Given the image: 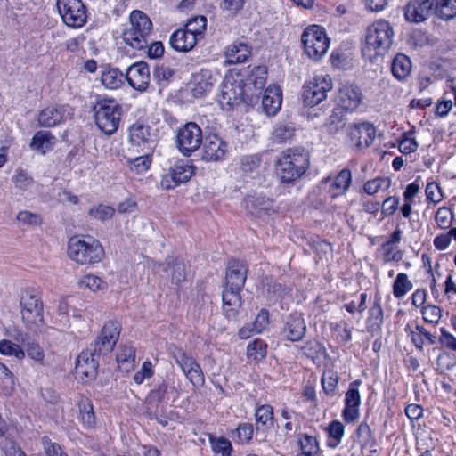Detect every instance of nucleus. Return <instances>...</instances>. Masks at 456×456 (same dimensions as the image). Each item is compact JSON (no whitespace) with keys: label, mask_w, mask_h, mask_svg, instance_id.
<instances>
[{"label":"nucleus","mask_w":456,"mask_h":456,"mask_svg":"<svg viewBox=\"0 0 456 456\" xmlns=\"http://www.w3.org/2000/svg\"><path fill=\"white\" fill-rule=\"evenodd\" d=\"M453 216V213L450 208L441 207L437 209L435 219L441 229H447L452 225Z\"/></svg>","instance_id":"obj_53"},{"label":"nucleus","mask_w":456,"mask_h":456,"mask_svg":"<svg viewBox=\"0 0 456 456\" xmlns=\"http://www.w3.org/2000/svg\"><path fill=\"white\" fill-rule=\"evenodd\" d=\"M331 89L332 82L329 76H316L304 88L305 104L311 107L318 105L327 98V93Z\"/></svg>","instance_id":"obj_13"},{"label":"nucleus","mask_w":456,"mask_h":456,"mask_svg":"<svg viewBox=\"0 0 456 456\" xmlns=\"http://www.w3.org/2000/svg\"><path fill=\"white\" fill-rule=\"evenodd\" d=\"M174 71L169 67L157 66L153 70V79L159 85H165L173 77Z\"/></svg>","instance_id":"obj_60"},{"label":"nucleus","mask_w":456,"mask_h":456,"mask_svg":"<svg viewBox=\"0 0 456 456\" xmlns=\"http://www.w3.org/2000/svg\"><path fill=\"white\" fill-rule=\"evenodd\" d=\"M21 318L27 328L37 331L44 324L43 302L33 289H26L20 297Z\"/></svg>","instance_id":"obj_6"},{"label":"nucleus","mask_w":456,"mask_h":456,"mask_svg":"<svg viewBox=\"0 0 456 456\" xmlns=\"http://www.w3.org/2000/svg\"><path fill=\"white\" fill-rule=\"evenodd\" d=\"M42 444L46 456H67L60 444L52 442L46 436L42 438Z\"/></svg>","instance_id":"obj_62"},{"label":"nucleus","mask_w":456,"mask_h":456,"mask_svg":"<svg viewBox=\"0 0 456 456\" xmlns=\"http://www.w3.org/2000/svg\"><path fill=\"white\" fill-rule=\"evenodd\" d=\"M362 385L361 379H356L349 384V387L345 395V408L342 411L344 420L347 423L354 422L360 416L359 407L361 404V395L359 387Z\"/></svg>","instance_id":"obj_16"},{"label":"nucleus","mask_w":456,"mask_h":456,"mask_svg":"<svg viewBox=\"0 0 456 456\" xmlns=\"http://www.w3.org/2000/svg\"><path fill=\"white\" fill-rule=\"evenodd\" d=\"M412 283L408 279L407 274L399 273L397 274L394 284H393V294L395 298H403L410 290L412 289Z\"/></svg>","instance_id":"obj_43"},{"label":"nucleus","mask_w":456,"mask_h":456,"mask_svg":"<svg viewBox=\"0 0 456 456\" xmlns=\"http://www.w3.org/2000/svg\"><path fill=\"white\" fill-rule=\"evenodd\" d=\"M427 199L433 203H438L443 200L442 190L436 183H428L426 187Z\"/></svg>","instance_id":"obj_64"},{"label":"nucleus","mask_w":456,"mask_h":456,"mask_svg":"<svg viewBox=\"0 0 456 456\" xmlns=\"http://www.w3.org/2000/svg\"><path fill=\"white\" fill-rule=\"evenodd\" d=\"M301 42L305 54L314 61L322 59L330 46L326 31L319 25L305 28L301 35Z\"/></svg>","instance_id":"obj_7"},{"label":"nucleus","mask_w":456,"mask_h":456,"mask_svg":"<svg viewBox=\"0 0 456 456\" xmlns=\"http://www.w3.org/2000/svg\"><path fill=\"white\" fill-rule=\"evenodd\" d=\"M157 272L163 271L167 277H170L173 282L179 284L185 279V267L184 264L175 258H168L167 263L159 264L157 267Z\"/></svg>","instance_id":"obj_31"},{"label":"nucleus","mask_w":456,"mask_h":456,"mask_svg":"<svg viewBox=\"0 0 456 456\" xmlns=\"http://www.w3.org/2000/svg\"><path fill=\"white\" fill-rule=\"evenodd\" d=\"M147 151L142 156L135 158H126V165L131 172L141 175L145 173L151 165V157Z\"/></svg>","instance_id":"obj_40"},{"label":"nucleus","mask_w":456,"mask_h":456,"mask_svg":"<svg viewBox=\"0 0 456 456\" xmlns=\"http://www.w3.org/2000/svg\"><path fill=\"white\" fill-rule=\"evenodd\" d=\"M391 71L397 80H405L411 71V61L410 58L403 53L396 54L392 61Z\"/></svg>","instance_id":"obj_34"},{"label":"nucleus","mask_w":456,"mask_h":456,"mask_svg":"<svg viewBox=\"0 0 456 456\" xmlns=\"http://www.w3.org/2000/svg\"><path fill=\"white\" fill-rule=\"evenodd\" d=\"M240 292V289H232V288H227L226 286L223 290V306L228 318L236 316L241 306Z\"/></svg>","instance_id":"obj_30"},{"label":"nucleus","mask_w":456,"mask_h":456,"mask_svg":"<svg viewBox=\"0 0 456 456\" xmlns=\"http://www.w3.org/2000/svg\"><path fill=\"white\" fill-rule=\"evenodd\" d=\"M282 95L281 90L278 86H269L264 94L262 99L263 110L268 116H274L281 106Z\"/></svg>","instance_id":"obj_27"},{"label":"nucleus","mask_w":456,"mask_h":456,"mask_svg":"<svg viewBox=\"0 0 456 456\" xmlns=\"http://www.w3.org/2000/svg\"><path fill=\"white\" fill-rule=\"evenodd\" d=\"M55 137L50 132L40 130L34 134L30 147L41 153H45L53 147Z\"/></svg>","instance_id":"obj_36"},{"label":"nucleus","mask_w":456,"mask_h":456,"mask_svg":"<svg viewBox=\"0 0 456 456\" xmlns=\"http://www.w3.org/2000/svg\"><path fill=\"white\" fill-rule=\"evenodd\" d=\"M329 436L334 440V443L329 442V446L335 448L344 436V425L338 420H333L330 423L328 428Z\"/></svg>","instance_id":"obj_50"},{"label":"nucleus","mask_w":456,"mask_h":456,"mask_svg":"<svg viewBox=\"0 0 456 456\" xmlns=\"http://www.w3.org/2000/svg\"><path fill=\"white\" fill-rule=\"evenodd\" d=\"M152 23L141 11L134 10L130 14V26L122 33L124 42L136 50L146 48L150 44Z\"/></svg>","instance_id":"obj_4"},{"label":"nucleus","mask_w":456,"mask_h":456,"mask_svg":"<svg viewBox=\"0 0 456 456\" xmlns=\"http://www.w3.org/2000/svg\"><path fill=\"white\" fill-rule=\"evenodd\" d=\"M100 356L93 354V350L88 347L77 356L75 366L76 372L89 379L94 378Z\"/></svg>","instance_id":"obj_25"},{"label":"nucleus","mask_w":456,"mask_h":456,"mask_svg":"<svg viewBox=\"0 0 456 456\" xmlns=\"http://www.w3.org/2000/svg\"><path fill=\"white\" fill-rule=\"evenodd\" d=\"M245 203L247 210L257 217H265L276 211L273 201L261 195L248 196Z\"/></svg>","instance_id":"obj_23"},{"label":"nucleus","mask_w":456,"mask_h":456,"mask_svg":"<svg viewBox=\"0 0 456 456\" xmlns=\"http://www.w3.org/2000/svg\"><path fill=\"white\" fill-rule=\"evenodd\" d=\"M193 175V167L183 160L175 163L162 181L161 185L166 189H173L182 183L187 182Z\"/></svg>","instance_id":"obj_18"},{"label":"nucleus","mask_w":456,"mask_h":456,"mask_svg":"<svg viewBox=\"0 0 456 456\" xmlns=\"http://www.w3.org/2000/svg\"><path fill=\"white\" fill-rule=\"evenodd\" d=\"M273 408L267 404L258 407L255 413L257 425L261 424L265 427H270L273 425Z\"/></svg>","instance_id":"obj_52"},{"label":"nucleus","mask_w":456,"mask_h":456,"mask_svg":"<svg viewBox=\"0 0 456 456\" xmlns=\"http://www.w3.org/2000/svg\"><path fill=\"white\" fill-rule=\"evenodd\" d=\"M243 93L240 83L226 81L222 86L219 102L228 106L239 104L243 101Z\"/></svg>","instance_id":"obj_28"},{"label":"nucleus","mask_w":456,"mask_h":456,"mask_svg":"<svg viewBox=\"0 0 456 456\" xmlns=\"http://www.w3.org/2000/svg\"><path fill=\"white\" fill-rule=\"evenodd\" d=\"M170 354L193 386L204 384L205 378L201 367L191 355L178 347L171 348Z\"/></svg>","instance_id":"obj_11"},{"label":"nucleus","mask_w":456,"mask_h":456,"mask_svg":"<svg viewBox=\"0 0 456 456\" xmlns=\"http://www.w3.org/2000/svg\"><path fill=\"white\" fill-rule=\"evenodd\" d=\"M435 14L437 18L449 20L456 17V0H437L435 6Z\"/></svg>","instance_id":"obj_41"},{"label":"nucleus","mask_w":456,"mask_h":456,"mask_svg":"<svg viewBox=\"0 0 456 456\" xmlns=\"http://www.w3.org/2000/svg\"><path fill=\"white\" fill-rule=\"evenodd\" d=\"M201 128L194 122H188L176 132V147L184 156L197 151L202 142Z\"/></svg>","instance_id":"obj_10"},{"label":"nucleus","mask_w":456,"mask_h":456,"mask_svg":"<svg viewBox=\"0 0 456 456\" xmlns=\"http://www.w3.org/2000/svg\"><path fill=\"white\" fill-rule=\"evenodd\" d=\"M57 8L67 26L82 28L86 23L87 12L82 0H57Z\"/></svg>","instance_id":"obj_9"},{"label":"nucleus","mask_w":456,"mask_h":456,"mask_svg":"<svg viewBox=\"0 0 456 456\" xmlns=\"http://www.w3.org/2000/svg\"><path fill=\"white\" fill-rule=\"evenodd\" d=\"M122 109L114 100H102L95 106V123L104 134L110 135L117 131Z\"/></svg>","instance_id":"obj_8"},{"label":"nucleus","mask_w":456,"mask_h":456,"mask_svg":"<svg viewBox=\"0 0 456 456\" xmlns=\"http://www.w3.org/2000/svg\"><path fill=\"white\" fill-rule=\"evenodd\" d=\"M247 278L246 265L239 260H230L227 265L225 286L232 289H241Z\"/></svg>","instance_id":"obj_24"},{"label":"nucleus","mask_w":456,"mask_h":456,"mask_svg":"<svg viewBox=\"0 0 456 456\" xmlns=\"http://www.w3.org/2000/svg\"><path fill=\"white\" fill-rule=\"evenodd\" d=\"M216 81V75L208 69H201L192 77V92L195 96H202L208 93Z\"/></svg>","instance_id":"obj_29"},{"label":"nucleus","mask_w":456,"mask_h":456,"mask_svg":"<svg viewBox=\"0 0 456 456\" xmlns=\"http://www.w3.org/2000/svg\"><path fill=\"white\" fill-rule=\"evenodd\" d=\"M275 166L281 182L290 183L305 173L309 166V155L303 149H288L280 155Z\"/></svg>","instance_id":"obj_1"},{"label":"nucleus","mask_w":456,"mask_h":456,"mask_svg":"<svg viewBox=\"0 0 456 456\" xmlns=\"http://www.w3.org/2000/svg\"><path fill=\"white\" fill-rule=\"evenodd\" d=\"M79 283L81 286L88 288L94 292L103 290L107 288V283L103 281L100 277L94 274L84 276Z\"/></svg>","instance_id":"obj_55"},{"label":"nucleus","mask_w":456,"mask_h":456,"mask_svg":"<svg viewBox=\"0 0 456 456\" xmlns=\"http://www.w3.org/2000/svg\"><path fill=\"white\" fill-rule=\"evenodd\" d=\"M12 181L15 183V186L19 190L22 191L28 190L33 183L32 177L22 169L16 170V174L13 175Z\"/></svg>","instance_id":"obj_58"},{"label":"nucleus","mask_w":456,"mask_h":456,"mask_svg":"<svg viewBox=\"0 0 456 456\" xmlns=\"http://www.w3.org/2000/svg\"><path fill=\"white\" fill-rule=\"evenodd\" d=\"M421 313L425 322L434 324H436L442 316V309L436 305L425 306Z\"/></svg>","instance_id":"obj_59"},{"label":"nucleus","mask_w":456,"mask_h":456,"mask_svg":"<svg viewBox=\"0 0 456 456\" xmlns=\"http://www.w3.org/2000/svg\"><path fill=\"white\" fill-rule=\"evenodd\" d=\"M338 383V376L332 370H326L322 374V386L326 395L333 396Z\"/></svg>","instance_id":"obj_45"},{"label":"nucleus","mask_w":456,"mask_h":456,"mask_svg":"<svg viewBox=\"0 0 456 456\" xmlns=\"http://www.w3.org/2000/svg\"><path fill=\"white\" fill-rule=\"evenodd\" d=\"M159 140L158 129L150 125L136 122L129 128V142L132 145L152 151Z\"/></svg>","instance_id":"obj_14"},{"label":"nucleus","mask_w":456,"mask_h":456,"mask_svg":"<svg viewBox=\"0 0 456 456\" xmlns=\"http://www.w3.org/2000/svg\"><path fill=\"white\" fill-rule=\"evenodd\" d=\"M391 185V180L387 177H377L366 182L363 185L364 191L369 195L377 193L379 190L388 189Z\"/></svg>","instance_id":"obj_47"},{"label":"nucleus","mask_w":456,"mask_h":456,"mask_svg":"<svg viewBox=\"0 0 456 456\" xmlns=\"http://www.w3.org/2000/svg\"><path fill=\"white\" fill-rule=\"evenodd\" d=\"M13 383L12 373L0 362V389L8 394L12 389Z\"/></svg>","instance_id":"obj_56"},{"label":"nucleus","mask_w":456,"mask_h":456,"mask_svg":"<svg viewBox=\"0 0 456 456\" xmlns=\"http://www.w3.org/2000/svg\"><path fill=\"white\" fill-rule=\"evenodd\" d=\"M79 419L83 426L91 429L96 426V418L93 404L88 398H82L78 403Z\"/></svg>","instance_id":"obj_35"},{"label":"nucleus","mask_w":456,"mask_h":456,"mask_svg":"<svg viewBox=\"0 0 456 456\" xmlns=\"http://www.w3.org/2000/svg\"><path fill=\"white\" fill-rule=\"evenodd\" d=\"M362 102L361 89L352 84H346L338 91V105L346 110H355Z\"/></svg>","instance_id":"obj_22"},{"label":"nucleus","mask_w":456,"mask_h":456,"mask_svg":"<svg viewBox=\"0 0 456 456\" xmlns=\"http://www.w3.org/2000/svg\"><path fill=\"white\" fill-rule=\"evenodd\" d=\"M305 332L306 324L301 314H290L282 330L283 337L289 341L296 342L301 340Z\"/></svg>","instance_id":"obj_26"},{"label":"nucleus","mask_w":456,"mask_h":456,"mask_svg":"<svg viewBox=\"0 0 456 456\" xmlns=\"http://www.w3.org/2000/svg\"><path fill=\"white\" fill-rule=\"evenodd\" d=\"M70 116L69 107L65 105H51L38 113V124L45 127H53L64 122Z\"/></svg>","instance_id":"obj_19"},{"label":"nucleus","mask_w":456,"mask_h":456,"mask_svg":"<svg viewBox=\"0 0 456 456\" xmlns=\"http://www.w3.org/2000/svg\"><path fill=\"white\" fill-rule=\"evenodd\" d=\"M247 354L248 358L255 361H261L266 355V345L261 340H255L248 344Z\"/></svg>","instance_id":"obj_51"},{"label":"nucleus","mask_w":456,"mask_h":456,"mask_svg":"<svg viewBox=\"0 0 456 456\" xmlns=\"http://www.w3.org/2000/svg\"><path fill=\"white\" fill-rule=\"evenodd\" d=\"M411 339L415 346L422 350L425 342L427 341L429 345L436 343V337L428 332L425 328L421 326L416 327V331H411Z\"/></svg>","instance_id":"obj_42"},{"label":"nucleus","mask_w":456,"mask_h":456,"mask_svg":"<svg viewBox=\"0 0 456 456\" xmlns=\"http://www.w3.org/2000/svg\"><path fill=\"white\" fill-rule=\"evenodd\" d=\"M120 329V324L118 322L110 321L105 323L100 334L89 347L93 350V354L105 355L110 353L118 339Z\"/></svg>","instance_id":"obj_12"},{"label":"nucleus","mask_w":456,"mask_h":456,"mask_svg":"<svg viewBox=\"0 0 456 456\" xmlns=\"http://www.w3.org/2000/svg\"><path fill=\"white\" fill-rule=\"evenodd\" d=\"M437 0H411L404 7L405 19L412 23L427 20L433 13Z\"/></svg>","instance_id":"obj_15"},{"label":"nucleus","mask_w":456,"mask_h":456,"mask_svg":"<svg viewBox=\"0 0 456 456\" xmlns=\"http://www.w3.org/2000/svg\"><path fill=\"white\" fill-rule=\"evenodd\" d=\"M0 353L4 355L14 356L19 360L23 359L25 356V353L20 346L7 339L0 341Z\"/></svg>","instance_id":"obj_48"},{"label":"nucleus","mask_w":456,"mask_h":456,"mask_svg":"<svg viewBox=\"0 0 456 456\" xmlns=\"http://www.w3.org/2000/svg\"><path fill=\"white\" fill-rule=\"evenodd\" d=\"M297 444L301 452L297 456H318L319 444L316 437L303 435L298 438Z\"/></svg>","instance_id":"obj_39"},{"label":"nucleus","mask_w":456,"mask_h":456,"mask_svg":"<svg viewBox=\"0 0 456 456\" xmlns=\"http://www.w3.org/2000/svg\"><path fill=\"white\" fill-rule=\"evenodd\" d=\"M126 80L134 90L139 92L146 91L151 80L148 64L144 61L132 64L126 70Z\"/></svg>","instance_id":"obj_17"},{"label":"nucleus","mask_w":456,"mask_h":456,"mask_svg":"<svg viewBox=\"0 0 456 456\" xmlns=\"http://www.w3.org/2000/svg\"><path fill=\"white\" fill-rule=\"evenodd\" d=\"M126 79L124 75L118 69H109L102 72L101 80L102 84L108 89L115 90L119 88Z\"/></svg>","instance_id":"obj_37"},{"label":"nucleus","mask_w":456,"mask_h":456,"mask_svg":"<svg viewBox=\"0 0 456 456\" xmlns=\"http://www.w3.org/2000/svg\"><path fill=\"white\" fill-rule=\"evenodd\" d=\"M68 256L77 264L93 265L102 260L104 249L99 240L91 236H75L69 240Z\"/></svg>","instance_id":"obj_2"},{"label":"nucleus","mask_w":456,"mask_h":456,"mask_svg":"<svg viewBox=\"0 0 456 456\" xmlns=\"http://www.w3.org/2000/svg\"><path fill=\"white\" fill-rule=\"evenodd\" d=\"M202 159L205 161H217L224 158L226 151V142L217 134H208L202 140Z\"/></svg>","instance_id":"obj_20"},{"label":"nucleus","mask_w":456,"mask_h":456,"mask_svg":"<svg viewBox=\"0 0 456 456\" xmlns=\"http://www.w3.org/2000/svg\"><path fill=\"white\" fill-rule=\"evenodd\" d=\"M394 31L388 21L380 20L372 23L367 30L362 53L370 59L385 53L393 42Z\"/></svg>","instance_id":"obj_3"},{"label":"nucleus","mask_w":456,"mask_h":456,"mask_svg":"<svg viewBox=\"0 0 456 456\" xmlns=\"http://www.w3.org/2000/svg\"><path fill=\"white\" fill-rule=\"evenodd\" d=\"M294 135V128L284 124H277L273 130L272 137L273 142L283 143L290 140Z\"/></svg>","instance_id":"obj_46"},{"label":"nucleus","mask_w":456,"mask_h":456,"mask_svg":"<svg viewBox=\"0 0 456 456\" xmlns=\"http://www.w3.org/2000/svg\"><path fill=\"white\" fill-rule=\"evenodd\" d=\"M348 135L357 148H368L376 137V129L372 124L363 122L351 126Z\"/></svg>","instance_id":"obj_21"},{"label":"nucleus","mask_w":456,"mask_h":456,"mask_svg":"<svg viewBox=\"0 0 456 456\" xmlns=\"http://www.w3.org/2000/svg\"><path fill=\"white\" fill-rule=\"evenodd\" d=\"M206 26L207 19L204 16L190 20L185 28H180L172 33L169 38L170 46L177 52L191 51L196 45L198 37L201 36Z\"/></svg>","instance_id":"obj_5"},{"label":"nucleus","mask_w":456,"mask_h":456,"mask_svg":"<svg viewBox=\"0 0 456 456\" xmlns=\"http://www.w3.org/2000/svg\"><path fill=\"white\" fill-rule=\"evenodd\" d=\"M115 213V209L110 206L100 204L88 210L89 216L100 221L110 219Z\"/></svg>","instance_id":"obj_54"},{"label":"nucleus","mask_w":456,"mask_h":456,"mask_svg":"<svg viewBox=\"0 0 456 456\" xmlns=\"http://www.w3.org/2000/svg\"><path fill=\"white\" fill-rule=\"evenodd\" d=\"M266 74L265 67H255L248 76V84H252L256 89H262L265 85Z\"/></svg>","instance_id":"obj_49"},{"label":"nucleus","mask_w":456,"mask_h":456,"mask_svg":"<svg viewBox=\"0 0 456 456\" xmlns=\"http://www.w3.org/2000/svg\"><path fill=\"white\" fill-rule=\"evenodd\" d=\"M236 433L238 436V440L241 444L248 443L254 433L253 425L249 423H244L239 425V427L236 428Z\"/></svg>","instance_id":"obj_63"},{"label":"nucleus","mask_w":456,"mask_h":456,"mask_svg":"<svg viewBox=\"0 0 456 456\" xmlns=\"http://www.w3.org/2000/svg\"><path fill=\"white\" fill-rule=\"evenodd\" d=\"M384 322V312L379 301H375L370 309V316L367 320V329L370 332H376L381 330Z\"/></svg>","instance_id":"obj_38"},{"label":"nucleus","mask_w":456,"mask_h":456,"mask_svg":"<svg viewBox=\"0 0 456 456\" xmlns=\"http://www.w3.org/2000/svg\"><path fill=\"white\" fill-rule=\"evenodd\" d=\"M326 124L332 132H336L343 128L345 126V120L342 110L339 109L335 110L327 119Z\"/></svg>","instance_id":"obj_61"},{"label":"nucleus","mask_w":456,"mask_h":456,"mask_svg":"<svg viewBox=\"0 0 456 456\" xmlns=\"http://www.w3.org/2000/svg\"><path fill=\"white\" fill-rule=\"evenodd\" d=\"M352 183V174L347 168L342 169L331 183L329 193L331 198H337L344 195L350 187Z\"/></svg>","instance_id":"obj_32"},{"label":"nucleus","mask_w":456,"mask_h":456,"mask_svg":"<svg viewBox=\"0 0 456 456\" xmlns=\"http://www.w3.org/2000/svg\"><path fill=\"white\" fill-rule=\"evenodd\" d=\"M249 55V46L240 41H236L231 44L225 50V56L230 63H242Z\"/></svg>","instance_id":"obj_33"},{"label":"nucleus","mask_w":456,"mask_h":456,"mask_svg":"<svg viewBox=\"0 0 456 456\" xmlns=\"http://www.w3.org/2000/svg\"><path fill=\"white\" fill-rule=\"evenodd\" d=\"M261 159L257 155L245 156L240 159V169L245 174L255 172L260 166Z\"/></svg>","instance_id":"obj_57"},{"label":"nucleus","mask_w":456,"mask_h":456,"mask_svg":"<svg viewBox=\"0 0 456 456\" xmlns=\"http://www.w3.org/2000/svg\"><path fill=\"white\" fill-rule=\"evenodd\" d=\"M135 362V350L131 346H121L117 354V362L119 365H126V369L133 367Z\"/></svg>","instance_id":"obj_44"}]
</instances>
